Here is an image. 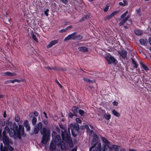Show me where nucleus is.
I'll use <instances>...</instances> for the list:
<instances>
[{
    "label": "nucleus",
    "mask_w": 151,
    "mask_h": 151,
    "mask_svg": "<svg viewBox=\"0 0 151 151\" xmlns=\"http://www.w3.org/2000/svg\"><path fill=\"white\" fill-rule=\"evenodd\" d=\"M52 135L53 139L50 145V150H55L56 147L57 143V146L60 147L61 149H64L65 147V144L63 141H64L69 144L70 147H73L72 140L70 137V134H67L66 132H65V134L62 133V137L63 140L62 142L61 141L60 136L58 135L55 132H53L52 133Z\"/></svg>",
    "instance_id": "nucleus-1"
},
{
    "label": "nucleus",
    "mask_w": 151,
    "mask_h": 151,
    "mask_svg": "<svg viewBox=\"0 0 151 151\" xmlns=\"http://www.w3.org/2000/svg\"><path fill=\"white\" fill-rule=\"evenodd\" d=\"M93 139L91 142V146L89 148V151H91L93 149V151H101V144L100 143L97 144V142L98 141L97 136L96 134L93 135Z\"/></svg>",
    "instance_id": "nucleus-2"
},
{
    "label": "nucleus",
    "mask_w": 151,
    "mask_h": 151,
    "mask_svg": "<svg viewBox=\"0 0 151 151\" xmlns=\"http://www.w3.org/2000/svg\"><path fill=\"white\" fill-rule=\"evenodd\" d=\"M40 133L43 135L41 142L43 144H45L50 140V130L45 128H43L42 129L40 130Z\"/></svg>",
    "instance_id": "nucleus-3"
},
{
    "label": "nucleus",
    "mask_w": 151,
    "mask_h": 151,
    "mask_svg": "<svg viewBox=\"0 0 151 151\" xmlns=\"http://www.w3.org/2000/svg\"><path fill=\"white\" fill-rule=\"evenodd\" d=\"M12 124V122H9V120H7L6 123V126L5 127L4 131L3 132V134H1V131L0 130V139H2L3 142L4 143H7L8 141V138L6 136V134L8 133L9 132V128L8 126L10 124Z\"/></svg>",
    "instance_id": "nucleus-4"
},
{
    "label": "nucleus",
    "mask_w": 151,
    "mask_h": 151,
    "mask_svg": "<svg viewBox=\"0 0 151 151\" xmlns=\"http://www.w3.org/2000/svg\"><path fill=\"white\" fill-rule=\"evenodd\" d=\"M17 137L19 139H21V136H23L24 134V127L21 125H19V130H17Z\"/></svg>",
    "instance_id": "nucleus-5"
},
{
    "label": "nucleus",
    "mask_w": 151,
    "mask_h": 151,
    "mask_svg": "<svg viewBox=\"0 0 151 151\" xmlns=\"http://www.w3.org/2000/svg\"><path fill=\"white\" fill-rule=\"evenodd\" d=\"M105 58L106 60L108 63L109 64L114 63L116 60V59L114 57L110 55L106 56Z\"/></svg>",
    "instance_id": "nucleus-6"
},
{
    "label": "nucleus",
    "mask_w": 151,
    "mask_h": 151,
    "mask_svg": "<svg viewBox=\"0 0 151 151\" xmlns=\"http://www.w3.org/2000/svg\"><path fill=\"white\" fill-rule=\"evenodd\" d=\"M117 52L120 57L124 59L127 58V51L122 49L118 50Z\"/></svg>",
    "instance_id": "nucleus-7"
},
{
    "label": "nucleus",
    "mask_w": 151,
    "mask_h": 151,
    "mask_svg": "<svg viewBox=\"0 0 151 151\" xmlns=\"http://www.w3.org/2000/svg\"><path fill=\"white\" fill-rule=\"evenodd\" d=\"M79 126L77 124H70V127L68 128V131L70 132V129H71V131L74 130L75 129L77 131H78L79 129Z\"/></svg>",
    "instance_id": "nucleus-8"
},
{
    "label": "nucleus",
    "mask_w": 151,
    "mask_h": 151,
    "mask_svg": "<svg viewBox=\"0 0 151 151\" xmlns=\"http://www.w3.org/2000/svg\"><path fill=\"white\" fill-rule=\"evenodd\" d=\"M129 16H128L127 17L124 19L123 20H122L119 23V25H122L126 22L127 21H128L127 23L128 25H130L132 24V22L130 19H129Z\"/></svg>",
    "instance_id": "nucleus-9"
},
{
    "label": "nucleus",
    "mask_w": 151,
    "mask_h": 151,
    "mask_svg": "<svg viewBox=\"0 0 151 151\" xmlns=\"http://www.w3.org/2000/svg\"><path fill=\"white\" fill-rule=\"evenodd\" d=\"M76 33L77 32H75L73 33L68 35L67 37L65 38L64 40V41H67L70 40H75V35H76Z\"/></svg>",
    "instance_id": "nucleus-10"
},
{
    "label": "nucleus",
    "mask_w": 151,
    "mask_h": 151,
    "mask_svg": "<svg viewBox=\"0 0 151 151\" xmlns=\"http://www.w3.org/2000/svg\"><path fill=\"white\" fill-rule=\"evenodd\" d=\"M42 123L41 122H39L34 128V132L35 134H37L38 133L39 130L42 128Z\"/></svg>",
    "instance_id": "nucleus-11"
},
{
    "label": "nucleus",
    "mask_w": 151,
    "mask_h": 151,
    "mask_svg": "<svg viewBox=\"0 0 151 151\" xmlns=\"http://www.w3.org/2000/svg\"><path fill=\"white\" fill-rule=\"evenodd\" d=\"M9 134L10 137H14L15 139H16L18 138L17 137V132H15V131L14 129H11V131H9Z\"/></svg>",
    "instance_id": "nucleus-12"
},
{
    "label": "nucleus",
    "mask_w": 151,
    "mask_h": 151,
    "mask_svg": "<svg viewBox=\"0 0 151 151\" xmlns=\"http://www.w3.org/2000/svg\"><path fill=\"white\" fill-rule=\"evenodd\" d=\"M3 75L8 76H15L17 75V74L14 73H11L10 72H7L3 73Z\"/></svg>",
    "instance_id": "nucleus-13"
},
{
    "label": "nucleus",
    "mask_w": 151,
    "mask_h": 151,
    "mask_svg": "<svg viewBox=\"0 0 151 151\" xmlns=\"http://www.w3.org/2000/svg\"><path fill=\"white\" fill-rule=\"evenodd\" d=\"M24 125L25 126L26 130L27 131H29L30 129V127L29 125L28 122L27 120H25L24 123Z\"/></svg>",
    "instance_id": "nucleus-14"
},
{
    "label": "nucleus",
    "mask_w": 151,
    "mask_h": 151,
    "mask_svg": "<svg viewBox=\"0 0 151 151\" xmlns=\"http://www.w3.org/2000/svg\"><path fill=\"white\" fill-rule=\"evenodd\" d=\"M59 41L58 40H54L51 41L48 45V47H51L58 43Z\"/></svg>",
    "instance_id": "nucleus-15"
},
{
    "label": "nucleus",
    "mask_w": 151,
    "mask_h": 151,
    "mask_svg": "<svg viewBox=\"0 0 151 151\" xmlns=\"http://www.w3.org/2000/svg\"><path fill=\"white\" fill-rule=\"evenodd\" d=\"M144 32L140 30L136 29L134 30L135 34L137 35H141L143 34Z\"/></svg>",
    "instance_id": "nucleus-16"
},
{
    "label": "nucleus",
    "mask_w": 151,
    "mask_h": 151,
    "mask_svg": "<svg viewBox=\"0 0 151 151\" xmlns=\"http://www.w3.org/2000/svg\"><path fill=\"white\" fill-rule=\"evenodd\" d=\"M147 42V40L146 39H141L139 40L140 43L144 46H146Z\"/></svg>",
    "instance_id": "nucleus-17"
},
{
    "label": "nucleus",
    "mask_w": 151,
    "mask_h": 151,
    "mask_svg": "<svg viewBox=\"0 0 151 151\" xmlns=\"http://www.w3.org/2000/svg\"><path fill=\"white\" fill-rule=\"evenodd\" d=\"M20 81L17 79H14V80H9L6 81L5 82V84H7L9 83H14L15 82H19Z\"/></svg>",
    "instance_id": "nucleus-18"
},
{
    "label": "nucleus",
    "mask_w": 151,
    "mask_h": 151,
    "mask_svg": "<svg viewBox=\"0 0 151 151\" xmlns=\"http://www.w3.org/2000/svg\"><path fill=\"white\" fill-rule=\"evenodd\" d=\"M13 150V148L10 146H9L8 148L6 147H4L3 150V151H12Z\"/></svg>",
    "instance_id": "nucleus-19"
},
{
    "label": "nucleus",
    "mask_w": 151,
    "mask_h": 151,
    "mask_svg": "<svg viewBox=\"0 0 151 151\" xmlns=\"http://www.w3.org/2000/svg\"><path fill=\"white\" fill-rule=\"evenodd\" d=\"M33 114L35 117H37L38 115V113L36 111H34L33 113L32 112L30 113L29 114V116L30 117H32L33 116Z\"/></svg>",
    "instance_id": "nucleus-20"
},
{
    "label": "nucleus",
    "mask_w": 151,
    "mask_h": 151,
    "mask_svg": "<svg viewBox=\"0 0 151 151\" xmlns=\"http://www.w3.org/2000/svg\"><path fill=\"white\" fill-rule=\"evenodd\" d=\"M78 50L82 52H86L88 51V48H78Z\"/></svg>",
    "instance_id": "nucleus-21"
},
{
    "label": "nucleus",
    "mask_w": 151,
    "mask_h": 151,
    "mask_svg": "<svg viewBox=\"0 0 151 151\" xmlns=\"http://www.w3.org/2000/svg\"><path fill=\"white\" fill-rule=\"evenodd\" d=\"M112 114L114 116H117L118 117L120 116V114L117 111L114 110H113L112 111Z\"/></svg>",
    "instance_id": "nucleus-22"
},
{
    "label": "nucleus",
    "mask_w": 151,
    "mask_h": 151,
    "mask_svg": "<svg viewBox=\"0 0 151 151\" xmlns=\"http://www.w3.org/2000/svg\"><path fill=\"white\" fill-rule=\"evenodd\" d=\"M101 138L103 142L106 145L109 144V142L107 139L104 137H101Z\"/></svg>",
    "instance_id": "nucleus-23"
},
{
    "label": "nucleus",
    "mask_w": 151,
    "mask_h": 151,
    "mask_svg": "<svg viewBox=\"0 0 151 151\" xmlns=\"http://www.w3.org/2000/svg\"><path fill=\"white\" fill-rule=\"evenodd\" d=\"M75 40H81L82 39V37L80 35H75Z\"/></svg>",
    "instance_id": "nucleus-24"
},
{
    "label": "nucleus",
    "mask_w": 151,
    "mask_h": 151,
    "mask_svg": "<svg viewBox=\"0 0 151 151\" xmlns=\"http://www.w3.org/2000/svg\"><path fill=\"white\" fill-rule=\"evenodd\" d=\"M37 121V118L35 117H33L32 121V124L33 126H34L36 124Z\"/></svg>",
    "instance_id": "nucleus-25"
},
{
    "label": "nucleus",
    "mask_w": 151,
    "mask_h": 151,
    "mask_svg": "<svg viewBox=\"0 0 151 151\" xmlns=\"http://www.w3.org/2000/svg\"><path fill=\"white\" fill-rule=\"evenodd\" d=\"M140 66L145 70H148V69L147 66L143 63H140Z\"/></svg>",
    "instance_id": "nucleus-26"
},
{
    "label": "nucleus",
    "mask_w": 151,
    "mask_h": 151,
    "mask_svg": "<svg viewBox=\"0 0 151 151\" xmlns=\"http://www.w3.org/2000/svg\"><path fill=\"white\" fill-rule=\"evenodd\" d=\"M79 110V108L76 106L72 108V111L74 113H76Z\"/></svg>",
    "instance_id": "nucleus-27"
},
{
    "label": "nucleus",
    "mask_w": 151,
    "mask_h": 151,
    "mask_svg": "<svg viewBox=\"0 0 151 151\" xmlns=\"http://www.w3.org/2000/svg\"><path fill=\"white\" fill-rule=\"evenodd\" d=\"M78 112L80 115L81 116H84L86 114L85 112L83 110L81 109H79L78 111Z\"/></svg>",
    "instance_id": "nucleus-28"
},
{
    "label": "nucleus",
    "mask_w": 151,
    "mask_h": 151,
    "mask_svg": "<svg viewBox=\"0 0 151 151\" xmlns=\"http://www.w3.org/2000/svg\"><path fill=\"white\" fill-rule=\"evenodd\" d=\"M132 63L134 65V67L137 68L138 66V65L133 59H131Z\"/></svg>",
    "instance_id": "nucleus-29"
},
{
    "label": "nucleus",
    "mask_w": 151,
    "mask_h": 151,
    "mask_svg": "<svg viewBox=\"0 0 151 151\" xmlns=\"http://www.w3.org/2000/svg\"><path fill=\"white\" fill-rule=\"evenodd\" d=\"M112 17H112V15L111 14H110V15H109L107 16H106L105 17L104 19L105 20H106V21L108 20H109L110 19H111Z\"/></svg>",
    "instance_id": "nucleus-30"
},
{
    "label": "nucleus",
    "mask_w": 151,
    "mask_h": 151,
    "mask_svg": "<svg viewBox=\"0 0 151 151\" xmlns=\"http://www.w3.org/2000/svg\"><path fill=\"white\" fill-rule=\"evenodd\" d=\"M104 117L107 120H109L111 118V116L110 114H105L104 115Z\"/></svg>",
    "instance_id": "nucleus-31"
},
{
    "label": "nucleus",
    "mask_w": 151,
    "mask_h": 151,
    "mask_svg": "<svg viewBox=\"0 0 151 151\" xmlns=\"http://www.w3.org/2000/svg\"><path fill=\"white\" fill-rule=\"evenodd\" d=\"M128 13V11H127L124 13L121 16V19H123L125 17L126 15Z\"/></svg>",
    "instance_id": "nucleus-32"
},
{
    "label": "nucleus",
    "mask_w": 151,
    "mask_h": 151,
    "mask_svg": "<svg viewBox=\"0 0 151 151\" xmlns=\"http://www.w3.org/2000/svg\"><path fill=\"white\" fill-rule=\"evenodd\" d=\"M15 121L17 122H19L20 118L19 116L17 115H16L15 117Z\"/></svg>",
    "instance_id": "nucleus-33"
},
{
    "label": "nucleus",
    "mask_w": 151,
    "mask_h": 151,
    "mask_svg": "<svg viewBox=\"0 0 151 151\" xmlns=\"http://www.w3.org/2000/svg\"><path fill=\"white\" fill-rule=\"evenodd\" d=\"M32 38L35 41L37 42V40L36 38V35H34V34L32 35Z\"/></svg>",
    "instance_id": "nucleus-34"
},
{
    "label": "nucleus",
    "mask_w": 151,
    "mask_h": 151,
    "mask_svg": "<svg viewBox=\"0 0 151 151\" xmlns=\"http://www.w3.org/2000/svg\"><path fill=\"white\" fill-rule=\"evenodd\" d=\"M118 11H115L113 12H112L111 14L112 15L113 17L118 12Z\"/></svg>",
    "instance_id": "nucleus-35"
},
{
    "label": "nucleus",
    "mask_w": 151,
    "mask_h": 151,
    "mask_svg": "<svg viewBox=\"0 0 151 151\" xmlns=\"http://www.w3.org/2000/svg\"><path fill=\"white\" fill-rule=\"evenodd\" d=\"M83 80L86 82H91V81L87 78H83Z\"/></svg>",
    "instance_id": "nucleus-36"
},
{
    "label": "nucleus",
    "mask_w": 151,
    "mask_h": 151,
    "mask_svg": "<svg viewBox=\"0 0 151 151\" xmlns=\"http://www.w3.org/2000/svg\"><path fill=\"white\" fill-rule=\"evenodd\" d=\"M89 132V135L90 136H93V135L94 134L93 131L92 130H90V131H89V132Z\"/></svg>",
    "instance_id": "nucleus-37"
},
{
    "label": "nucleus",
    "mask_w": 151,
    "mask_h": 151,
    "mask_svg": "<svg viewBox=\"0 0 151 151\" xmlns=\"http://www.w3.org/2000/svg\"><path fill=\"white\" fill-rule=\"evenodd\" d=\"M72 27H73L72 25H70L69 26L65 28L66 31L70 29Z\"/></svg>",
    "instance_id": "nucleus-38"
},
{
    "label": "nucleus",
    "mask_w": 151,
    "mask_h": 151,
    "mask_svg": "<svg viewBox=\"0 0 151 151\" xmlns=\"http://www.w3.org/2000/svg\"><path fill=\"white\" fill-rule=\"evenodd\" d=\"M112 147L114 149L116 150L118 149L119 148V146L116 145H113L112 146Z\"/></svg>",
    "instance_id": "nucleus-39"
},
{
    "label": "nucleus",
    "mask_w": 151,
    "mask_h": 151,
    "mask_svg": "<svg viewBox=\"0 0 151 151\" xmlns=\"http://www.w3.org/2000/svg\"><path fill=\"white\" fill-rule=\"evenodd\" d=\"M76 121L78 123H81V120L79 118H76Z\"/></svg>",
    "instance_id": "nucleus-40"
},
{
    "label": "nucleus",
    "mask_w": 151,
    "mask_h": 151,
    "mask_svg": "<svg viewBox=\"0 0 151 151\" xmlns=\"http://www.w3.org/2000/svg\"><path fill=\"white\" fill-rule=\"evenodd\" d=\"M66 32V31L65 28V29H62L59 30L58 31V32L59 33H62V32Z\"/></svg>",
    "instance_id": "nucleus-41"
},
{
    "label": "nucleus",
    "mask_w": 151,
    "mask_h": 151,
    "mask_svg": "<svg viewBox=\"0 0 151 151\" xmlns=\"http://www.w3.org/2000/svg\"><path fill=\"white\" fill-rule=\"evenodd\" d=\"M81 45H82L81 44H80L79 43H77L76 44V46H80L79 47H84L82 46Z\"/></svg>",
    "instance_id": "nucleus-42"
},
{
    "label": "nucleus",
    "mask_w": 151,
    "mask_h": 151,
    "mask_svg": "<svg viewBox=\"0 0 151 151\" xmlns=\"http://www.w3.org/2000/svg\"><path fill=\"white\" fill-rule=\"evenodd\" d=\"M123 3L124 5L125 6H127L128 4V2L127 0H123Z\"/></svg>",
    "instance_id": "nucleus-43"
},
{
    "label": "nucleus",
    "mask_w": 151,
    "mask_h": 151,
    "mask_svg": "<svg viewBox=\"0 0 151 151\" xmlns=\"http://www.w3.org/2000/svg\"><path fill=\"white\" fill-rule=\"evenodd\" d=\"M112 103L114 105L116 106H117L118 104V102H117L116 101H115L113 102Z\"/></svg>",
    "instance_id": "nucleus-44"
},
{
    "label": "nucleus",
    "mask_w": 151,
    "mask_h": 151,
    "mask_svg": "<svg viewBox=\"0 0 151 151\" xmlns=\"http://www.w3.org/2000/svg\"><path fill=\"white\" fill-rule=\"evenodd\" d=\"M85 127H86V129L87 132H89V131H90V128L87 125H85Z\"/></svg>",
    "instance_id": "nucleus-45"
},
{
    "label": "nucleus",
    "mask_w": 151,
    "mask_h": 151,
    "mask_svg": "<svg viewBox=\"0 0 151 151\" xmlns=\"http://www.w3.org/2000/svg\"><path fill=\"white\" fill-rule=\"evenodd\" d=\"M71 132H72V135L74 137H76V136H77V135L74 132V131H73V130H72V131H71Z\"/></svg>",
    "instance_id": "nucleus-46"
},
{
    "label": "nucleus",
    "mask_w": 151,
    "mask_h": 151,
    "mask_svg": "<svg viewBox=\"0 0 151 151\" xmlns=\"http://www.w3.org/2000/svg\"><path fill=\"white\" fill-rule=\"evenodd\" d=\"M55 82L57 83V84L59 85L60 86L61 88L62 87V86L60 85L59 82L57 80H55Z\"/></svg>",
    "instance_id": "nucleus-47"
},
{
    "label": "nucleus",
    "mask_w": 151,
    "mask_h": 151,
    "mask_svg": "<svg viewBox=\"0 0 151 151\" xmlns=\"http://www.w3.org/2000/svg\"><path fill=\"white\" fill-rule=\"evenodd\" d=\"M109 9V7L108 6H107L104 9V12H106L108 11Z\"/></svg>",
    "instance_id": "nucleus-48"
},
{
    "label": "nucleus",
    "mask_w": 151,
    "mask_h": 151,
    "mask_svg": "<svg viewBox=\"0 0 151 151\" xmlns=\"http://www.w3.org/2000/svg\"><path fill=\"white\" fill-rule=\"evenodd\" d=\"M88 18V15H85L84 17L82 18L83 20H84L85 19H87Z\"/></svg>",
    "instance_id": "nucleus-49"
},
{
    "label": "nucleus",
    "mask_w": 151,
    "mask_h": 151,
    "mask_svg": "<svg viewBox=\"0 0 151 151\" xmlns=\"http://www.w3.org/2000/svg\"><path fill=\"white\" fill-rule=\"evenodd\" d=\"M119 4L120 5L122 6H124L125 5H124V3H122V2H120L119 3Z\"/></svg>",
    "instance_id": "nucleus-50"
},
{
    "label": "nucleus",
    "mask_w": 151,
    "mask_h": 151,
    "mask_svg": "<svg viewBox=\"0 0 151 151\" xmlns=\"http://www.w3.org/2000/svg\"><path fill=\"white\" fill-rule=\"evenodd\" d=\"M61 1H62L64 3H66L68 1L67 0H60Z\"/></svg>",
    "instance_id": "nucleus-51"
},
{
    "label": "nucleus",
    "mask_w": 151,
    "mask_h": 151,
    "mask_svg": "<svg viewBox=\"0 0 151 151\" xmlns=\"http://www.w3.org/2000/svg\"><path fill=\"white\" fill-rule=\"evenodd\" d=\"M73 115L72 113H70L69 114V117H70V118H72L73 117Z\"/></svg>",
    "instance_id": "nucleus-52"
},
{
    "label": "nucleus",
    "mask_w": 151,
    "mask_h": 151,
    "mask_svg": "<svg viewBox=\"0 0 151 151\" xmlns=\"http://www.w3.org/2000/svg\"><path fill=\"white\" fill-rule=\"evenodd\" d=\"M148 41L149 44L151 45V37H150L148 39Z\"/></svg>",
    "instance_id": "nucleus-53"
},
{
    "label": "nucleus",
    "mask_w": 151,
    "mask_h": 151,
    "mask_svg": "<svg viewBox=\"0 0 151 151\" xmlns=\"http://www.w3.org/2000/svg\"><path fill=\"white\" fill-rule=\"evenodd\" d=\"M6 111H5L4 113L3 116L4 117L6 118Z\"/></svg>",
    "instance_id": "nucleus-54"
},
{
    "label": "nucleus",
    "mask_w": 151,
    "mask_h": 151,
    "mask_svg": "<svg viewBox=\"0 0 151 151\" xmlns=\"http://www.w3.org/2000/svg\"><path fill=\"white\" fill-rule=\"evenodd\" d=\"M43 113V114H44V116H45V117L46 118H47V114H46V113L45 112H44Z\"/></svg>",
    "instance_id": "nucleus-55"
},
{
    "label": "nucleus",
    "mask_w": 151,
    "mask_h": 151,
    "mask_svg": "<svg viewBox=\"0 0 151 151\" xmlns=\"http://www.w3.org/2000/svg\"><path fill=\"white\" fill-rule=\"evenodd\" d=\"M44 123L45 124H48V121L47 120H45L44 121Z\"/></svg>",
    "instance_id": "nucleus-56"
},
{
    "label": "nucleus",
    "mask_w": 151,
    "mask_h": 151,
    "mask_svg": "<svg viewBox=\"0 0 151 151\" xmlns=\"http://www.w3.org/2000/svg\"><path fill=\"white\" fill-rule=\"evenodd\" d=\"M49 68L50 69L52 70V69H54V70H58L57 69L54 68L53 67H52V68H50V67Z\"/></svg>",
    "instance_id": "nucleus-57"
},
{
    "label": "nucleus",
    "mask_w": 151,
    "mask_h": 151,
    "mask_svg": "<svg viewBox=\"0 0 151 151\" xmlns=\"http://www.w3.org/2000/svg\"><path fill=\"white\" fill-rule=\"evenodd\" d=\"M129 150L130 151H137L136 150L133 149H130Z\"/></svg>",
    "instance_id": "nucleus-58"
},
{
    "label": "nucleus",
    "mask_w": 151,
    "mask_h": 151,
    "mask_svg": "<svg viewBox=\"0 0 151 151\" xmlns=\"http://www.w3.org/2000/svg\"><path fill=\"white\" fill-rule=\"evenodd\" d=\"M44 13H45V14L47 16H48V13H47V12H45L44 11Z\"/></svg>",
    "instance_id": "nucleus-59"
},
{
    "label": "nucleus",
    "mask_w": 151,
    "mask_h": 151,
    "mask_svg": "<svg viewBox=\"0 0 151 151\" xmlns=\"http://www.w3.org/2000/svg\"><path fill=\"white\" fill-rule=\"evenodd\" d=\"M71 151H76V148H74Z\"/></svg>",
    "instance_id": "nucleus-60"
},
{
    "label": "nucleus",
    "mask_w": 151,
    "mask_h": 151,
    "mask_svg": "<svg viewBox=\"0 0 151 151\" xmlns=\"http://www.w3.org/2000/svg\"><path fill=\"white\" fill-rule=\"evenodd\" d=\"M3 95H0V99L3 98Z\"/></svg>",
    "instance_id": "nucleus-61"
},
{
    "label": "nucleus",
    "mask_w": 151,
    "mask_h": 151,
    "mask_svg": "<svg viewBox=\"0 0 151 151\" xmlns=\"http://www.w3.org/2000/svg\"><path fill=\"white\" fill-rule=\"evenodd\" d=\"M90 127L91 129H93V127L91 125H90Z\"/></svg>",
    "instance_id": "nucleus-62"
},
{
    "label": "nucleus",
    "mask_w": 151,
    "mask_h": 151,
    "mask_svg": "<svg viewBox=\"0 0 151 151\" xmlns=\"http://www.w3.org/2000/svg\"><path fill=\"white\" fill-rule=\"evenodd\" d=\"M49 11V10L48 9H47L45 11V12H47Z\"/></svg>",
    "instance_id": "nucleus-63"
},
{
    "label": "nucleus",
    "mask_w": 151,
    "mask_h": 151,
    "mask_svg": "<svg viewBox=\"0 0 151 151\" xmlns=\"http://www.w3.org/2000/svg\"><path fill=\"white\" fill-rule=\"evenodd\" d=\"M5 125V122L4 123V124H1V125L2 126H4Z\"/></svg>",
    "instance_id": "nucleus-64"
}]
</instances>
